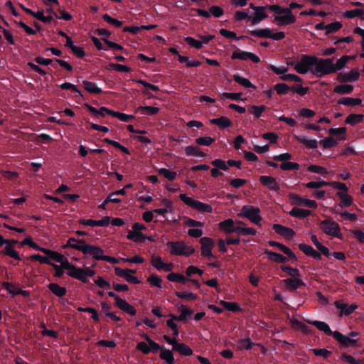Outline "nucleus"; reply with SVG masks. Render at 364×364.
<instances>
[{
  "label": "nucleus",
  "instance_id": "1",
  "mask_svg": "<svg viewBox=\"0 0 364 364\" xmlns=\"http://www.w3.org/2000/svg\"><path fill=\"white\" fill-rule=\"evenodd\" d=\"M311 73L318 77L334 73V69H333V58H316L315 65L311 69Z\"/></svg>",
  "mask_w": 364,
  "mask_h": 364
},
{
  "label": "nucleus",
  "instance_id": "2",
  "mask_svg": "<svg viewBox=\"0 0 364 364\" xmlns=\"http://www.w3.org/2000/svg\"><path fill=\"white\" fill-rule=\"evenodd\" d=\"M65 269L68 270V274L76 279L81 281L82 282L86 283L88 282L87 277H92L95 274L94 270L87 268L82 269L80 267H77L70 262L66 263Z\"/></svg>",
  "mask_w": 364,
  "mask_h": 364
},
{
  "label": "nucleus",
  "instance_id": "3",
  "mask_svg": "<svg viewBox=\"0 0 364 364\" xmlns=\"http://www.w3.org/2000/svg\"><path fill=\"white\" fill-rule=\"evenodd\" d=\"M316 57L308 55L301 56L299 61L297 63L291 62L289 65L294 66V70L299 74H306L309 72L311 73V69L315 65Z\"/></svg>",
  "mask_w": 364,
  "mask_h": 364
},
{
  "label": "nucleus",
  "instance_id": "4",
  "mask_svg": "<svg viewBox=\"0 0 364 364\" xmlns=\"http://www.w3.org/2000/svg\"><path fill=\"white\" fill-rule=\"evenodd\" d=\"M166 245L172 255L189 256L195 251L192 245L186 244L183 241L168 242Z\"/></svg>",
  "mask_w": 364,
  "mask_h": 364
},
{
  "label": "nucleus",
  "instance_id": "5",
  "mask_svg": "<svg viewBox=\"0 0 364 364\" xmlns=\"http://www.w3.org/2000/svg\"><path fill=\"white\" fill-rule=\"evenodd\" d=\"M260 210L257 207L246 205L242 208L240 216L247 218L253 224L261 227L262 218L259 215Z\"/></svg>",
  "mask_w": 364,
  "mask_h": 364
},
{
  "label": "nucleus",
  "instance_id": "6",
  "mask_svg": "<svg viewBox=\"0 0 364 364\" xmlns=\"http://www.w3.org/2000/svg\"><path fill=\"white\" fill-rule=\"evenodd\" d=\"M179 198L186 205L196 210L206 213H212L213 211L211 205L202 203L199 200H194L193 198L187 196L186 194H181Z\"/></svg>",
  "mask_w": 364,
  "mask_h": 364
},
{
  "label": "nucleus",
  "instance_id": "7",
  "mask_svg": "<svg viewBox=\"0 0 364 364\" xmlns=\"http://www.w3.org/2000/svg\"><path fill=\"white\" fill-rule=\"evenodd\" d=\"M163 338L170 345H171L172 350L176 351L182 355L188 356L193 354L191 348L183 343H178L176 338H171L167 335H164Z\"/></svg>",
  "mask_w": 364,
  "mask_h": 364
},
{
  "label": "nucleus",
  "instance_id": "8",
  "mask_svg": "<svg viewBox=\"0 0 364 364\" xmlns=\"http://www.w3.org/2000/svg\"><path fill=\"white\" fill-rule=\"evenodd\" d=\"M320 225L321 230L325 234L338 238L341 237L339 225L335 221L331 220H325L321 221Z\"/></svg>",
  "mask_w": 364,
  "mask_h": 364
},
{
  "label": "nucleus",
  "instance_id": "9",
  "mask_svg": "<svg viewBox=\"0 0 364 364\" xmlns=\"http://www.w3.org/2000/svg\"><path fill=\"white\" fill-rule=\"evenodd\" d=\"M274 21L279 26H287L295 23L296 17L290 9L284 8L282 14L274 16Z\"/></svg>",
  "mask_w": 364,
  "mask_h": 364
},
{
  "label": "nucleus",
  "instance_id": "10",
  "mask_svg": "<svg viewBox=\"0 0 364 364\" xmlns=\"http://www.w3.org/2000/svg\"><path fill=\"white\" fill-rule=\"evenodd\" d=\"M151 263L153 267L159 271L168 272L173 269V264L171 263L165 262L161 257L155 254L151 255Z\"/></svg>",
  "mask_w": 364,
  "mask_h": 364
},
{
  "label": "nucleus",
  "instance_id": "11",
  "mask_svg": "<svg viewBox=\"0 0 364 364\" xmlns=\"http://www.w3.org/2000/svg\"><path fill=\"white\" fill-rule=\"evenodd\" d=\"M250 6L255 11L254 16L250 18L252 25L258 24L267 18V14L265 12L267 6H255L252 4H250Z\"/></svg>",
  "mask_w": 364,
  "mask_h": 364
},
{
  "label": "nucleus",
  "instance_id": "12",
  "mask_svg": "<svg viewBox=\"0 0 364 364\" xmlns=\"http://www.w3.org/2000/svg\"><path fill=\"white\" fill-rule=\"evenodd\" d=\"M39 251L48 255V258L60 263L62 264V267H64L65 269L66 268V263H68L69 261L62 254L41 247H40Z\"/></svg>",
  "mask_w": 364,
  "mask_h": 364
},
{
  "label": "nucleus",
  "instance_id": "13",
  "mask_svg": "<svg viewBox=\"0 0 364 364\" xmlns=\"http://www.w3.org/2000/svg\"><path fill=\"white\" fill-rule=\"evenodd\" d=\"M291 203L294 205L305 206L311 208H316L317 203L314 200L303 198L297 194H291L289 196Z\"/></svg>",
  "mask_w": 364,
  "mask_h": 364
},
{
  "label": "nucleus",
  "instance_id": "14",
  "mask_svg": "<svg viewBox=\"0 0 364 364\" xmlns=\"http://www.w3.org/2000/svg\"><path fill=\"white\" fill-rule=\"evenodd\" d=\"M231 58L233 60H235V59H240V60H250L255 63H258L260 61L259 57L257 56V55H255V53H252L250 52H247V51H243V50H237L234 51L232 53Z\"/></svg>",
  "mask_w": 364,
  "mask_h": 364
},
{
  "label": "nucleus",
  "instance_id": "15",
  "mask_svg": "<svg viewBox=\"0 0 364 364\" xmlns=\"http://www.w3.org/2000/svg\"><path fill=\"white\" fill-rule=\"evenodd\" d=\"M82 253L86 255L92 256L95 259L101 260L104 251L98 246L85 243Z\"/></svg>",
  "mask_w": 364,
  "mask_h": 364
},
{
  "label": "nucleus",
  "instance_id": "16",
  "mask_svg": "<svg viewBox=\"0 0 364 364\" xmlns=\"http://www.w3.org/2000/svg\"><path fill=\"white\" fill-rule=\"evenodd\" d=\"M201 244V255L207 257H213L212 250L214 246V243L212 239L204 237L200 240Z\"/></svg>",
  "mask_w": 364,
  "mask_h": 364
},
{
  "label": "nucleus",
  "instance_id": "17",
  "mask_svg": "<svg viewBox=\"0 0 364 364\" xmlns=\"http://www.w3.org/2000/svg\"><path fill=\"white\" fill-rule=\"evenodd\" d=\"M285 287L288 291H294L299 287L304 286V282L301 279V277L288 278L282 281Z\"/></svg>",
  "mask_w": 364,
  "mask_h": 364
},
{
  "label": "nucleus",
  "instance_id": "18",
  "mask_svg": "<svg viewBox=\"0 0 364 364\" xmlns=\"http://www.w3.org/2000/svg\"><path fill=\"white\" fill-rule=\"evenodd\" d=\"M273 229L276 233L288 240L292 239L295 235V232L291 228L279 224H274Z\"/></svg>",
  "mask_w": 364,
  "mask_h": 364
},
{
  "label": "nucleus",
  "instance_id": "19",
  "mask_svg": "<svg viewBox=\"0 0 364 364\" xmlns=\"http://www.w3.org/2000/svg\"><path fill=\"white\" fill-rule=\"evenodd\" d=\"M115 273L117 276L124 278L127 282L133 284H139L140 282L136 277L132 276L130 274L129 269H121L115 267Z\"/></svg>",
  "mask_w": 364,
  "mask_h": 364
},
{
  "label": "nucleus",
  "instance_id": "20",
  "mask_svg": "<svg viewBox=\"0 0 364 364\" xmlns=\"http://www.w3.org/2000/svg\"><path fill=\"white\" fill-rule=\"evenodd\" d=\"M259 181L269 190L278 191L280 188L276 178L272 176H262L259 177Z\"/></svg>",
  "mask_w": 364,
  "mask_h": 364
},
{
  "label": "nucleus",
  "instance_id": "21",
  "mask_svg": "<svg viewBox=\"0 0 364 364\" xmlns=\"http://www.w3.org/2000/svg\"><path fill=\"white\" fill-rule=\"evenodd\" d=\"M334 304L338 309L341 310L340 316H342L343 314L348 316L352 314L358 308V305L355 304L348 305L347 304H344L339 300L336 301L334 302Z\"/></svg>",
  "mask_w": 364,
  "mask_h": 364
},
{
  "label": "nucleus",
  "instance_id": "22",
  "mask_svg": "<svg viewBox=\"0 0 364 364\" xmlns=\"http://www.w3.org/2000/svg\"><path fill=\"white\" fill-rule=\"evenodd\" d=\"M333 337L344 347H348L357 343V339H353L347 336L343 335L339 331H334Z\"/></svg>",
  "mask_w": 364,
  "mask_h": 364
},
{
  "label": "nucleus",
  "instance_id": "23",
  "mask_svg": "<svg viewBox=\"0 0 364 364\" xmlns=\"http://www.w3.org/2000/svg\"><path fill=\"white\" fill-rule=\"evenodd\" d=\"M81 224L84 225L95 227V226H100V227H107L109 224V217H105L102 220H82L80 222Z\"/></svg>",
  "mask_w": 364,
  "mask_h": 364
},
{
  "label": "nucleus",
  "instance_id": "24",
  "mask_svg": "<svg viewBox=\"0 0 364 364\" xmlns=\"http://www.w3.org/2000/svg\"><path fill=\"white\" fill-rule=\"evenodd\" d=\"M85 243L86 242L84 240H76L71 237L68 239L67 243L63 246V247H72L82 252Z\"/></svg>",
  "mask_w": 364,
  "mask_h": 364
},
{
  "label": "nucleus",
  "instance_id": "25",
  "mask_svg": "<svg viewBox=\"0 0 364 364\" xmlns=\"http://www.w3.org/2000/svg\"><path fill=\"white\" fill-rule=\"evenodd\" d=\"M234 225L235 221L232 219H227L218 224L220 229L223 230L225 234L235 232L236 227Z\"/></svg>",
  "mask_w": 364,
  "mask_h": 364
},
{
  "label": "nucleus",
  "instance_id": "26",
  "mask_svg": "<svg viewBox=\"0 0 364 364\" xmlns=\"http://www.w3.org/2000/svg\"><path fill=\"white\" fill-rule=\"evenodd\" d=\"M269 244L272 247H277L282 252L287 255L290 259L294 261L296 260V257L294 253L287 246L275 241H269Z\"/></svg>",
  "mask_w": 364,
  "mask_h": 364
},
{
  "label": "nucleus",
  "instance_id": "27",
  "mask_svg": "<svg viewBox=\"0 0 364 364\" xmlns=\"http://www.w3.org/2000/svg\"><path fill=\"white\" fill-rule=\"evenodd\" d=\"M295 139L297 141L302 143L307 148L314 149L318 146V141L316 139H309L304 135L296 136Z\"/></svg>",
  "mask_w": 364,
  "mask_h": 364
},
{
  "label": "nucleus",
  "instance_id": "28",
  "mask_svg": "<svg viewBox=\"0 0 364 364\" xmlns=\"http://www.w3.org/2000/svg\"><path fill=\"white\" fill-rule=\"evenodd\" d=\"M210 122L213 124L218 125L221 129L227 128L230 127L232 124L231 121L226 117L211 119L210 120Z\"/></svg>",
  "mask_w": 364,
  "mask_h": 364
},
{
  "label": "nucleus",
  "instance_id": "29",
  "mask_svg": "<svg viewBox=\"0 0 364 364\" xmlns=\"http://www.w3.org/2000/svg\"><path fill=\"white\" fill-rule=\"evenodd\" d=\"M289 214L295 218H304L311 214V211L306 209L295 207L291 210Z\"/></svg>",
  "mask_w": 364,
  "mask_h": 364
},
{
  "label": "nucleus",
  "instance_id": "30",
  "mask_svg": "<svg viewBox=\"0 0 364 364\" xmlns=\"http://www.w3.org/2000/svg\"><path fill=\"white\" fill-rule=\"evenodd\" d=\"M362 103V100L360 98L353 97H343L338 101V105H343L346 106H356L360 105Z\"/></svg>",
  "mask_w": 364,
  "mask_h": 364
},
{
  "label": "nucleus",
  "instance_id": "31",
  "mask_svg": "<svg viewBox=\"0 0 364 364\" xmlns=\"http://www.w3.org/2000/svg\"><path fill=\"white\" fill-rule=\"evenodd\" d=\"M127 237V239L133 240L134 242L143 241L146 238L141 233V232L136 230L135 229H134L133 227L132 230L128 231Z\"/></svg>",
  "mask_w": 364,
  "mask_h": 364
},
{
  "label": "nucleus",
  "instance_id": "32",
  "mask_svg": "<svg viewBox=\"0 0 364 364\" xmlns=\"http://www.w3.org/2000/svg\"><path fill=\"white\" fill-rule=\"evenodd\" d=\"M342 80L344 82H353L358 80L360 73L355 70H351L350 72L344 75H340Z\"/></svg>",
  "mask_w": 364,
  "mask_h": 364
},
{
  "label": "nucleus",
  "instance_id": "33",
  "mask_svg": "<svg viewBox=\"0 0 364 364\" xmlns=\"http://www.w3.org/2000/svg\"><path fill=\"white\" fill-rule=\"evenodd\" d=\"M353 91V86L348 84L339 85L334 87L333 92L339 95L350 94Z\"/></svg>",
  "mask_w": 364,
  "mask_h": 364
},
{
  "label": "nucleus",
  "instance_id": "34",
  "mask_svg": "<svg viewBox=\"0 0 364 364\" xmlns=\"http://www.w3.org/2000/svg\"><path fill=\"white\" fill-rule=\"evenodd\" d=\"M337 196L341 198L339 205L341 207H348L353 203V198L347 193L338 192Z\"/></svg>",
  "mask_w": 364,
  "mask_h": 364
},
{
  "label": "nucleus",
  "instance_id": "35",
  "mask_svg": "<svg viewBox=\"0 0 364 364\" xmlns=\"http://www.w3.org/2000/svg\"><path fill=\"white\" fill-rule=\"evenodd\" d=\"M311 323L316 326L318 330L324 332L326 335L333 336V332L331 330L329 326L326 323L323 321H314Z\"/></svg>",
  "mask_w": 364,
  "mask_h": 364
},
{
  "label": "nucleus",
  "instance_id": "36",
  "mask_svg": "<svg viewBox=\"0 0 364 364\" xmlns=\"http://www.w3.org/2000/svg\"><path fill=\"white\" fill-rule=\"evenodd\" d=\"M185 152L187 156L198 157H205V154L197 146H188L185 148Z\"/></svg>",
  "mask_w": 364,
  "mask_h": 364
},
{
  "label": "nucleus",
  "instance_id": "37",
  "mask_svg": "<svg viewBox=\"0 0 364 364\" xmlns=\"http://www.w3.org/2000/svg\"><path fill=\"white\" fill-rule=\"evenodd\" d=\"M351 56L348 55H343L341 58H340L336 63H333V69H334V73L337 71L343 69L346 65L347 64L348 60L351 58Z\"/></svg>",
  "mask_w": 364,
  "mask_h": 364
},
{
  "label": "nucleus",
  "instance_id": "38",
  "mask_svg": "<svg viewBox=\"0 0 364 364\" xmlns=\"http://www.w3.org/2000/svg\"><path fill=\"white\" fill-rule=\"evenodd\" d=\"M160 358L166 362L167 364H173L174 363V358L172 353V350L168 349L161 348Z\"/></svg>",
  "mask_w": 364,
  "mask_h": 364
},
{
  "label": "nucleus",
  "instance_id": "39",
  "mask_svg": "<svg viewBox=\"0 0 364 364\" xmlns=\"http://www.w3.org/2000/svg\"><path fill=\"white\" fill-rule=\"evenodd\" d=\"M82 85H84L85 89L90 93L98 94L102 92V89L98 87L95 82L84 80L82 81Z\"/></svg>",
  "mask_w": 364,
  "mask_h": 364
},
{
  "label": "nucleus",
  "instance_id": "40",
  "mask_svg": "<svg viewBox=\"0 0 364 364\" xmlns=\"http://www.w3.org/2000/svg\"><path fill=\"white\" fill-rule=\"evenodd\" d=\"M234 80L240 84L241 86L245 88H255V86L252 83L247 79L244 77L239 75L238 74H235L233 75Z\"/></svg>",
  "mask_w": 364,
  "mask_h": 364
},
{
  "label": "nucleus",
  "instance_id": "41",
  "mask_svg": "<svg viewBox=\"0 0 364 364\" xmlns=\"http://www.w3.org/2000/svg\"><path fill=\"white\" fill-rule=\"evenodd\" d=\"M250 33L255 37L270 38L272 31L271 29L267 28L251 31Z\"/></svg>",
  "mask_w": 364,
  "mask_h": 364
},
{
  "label": "nucleus",
  "instance_id": "42",
  "mask_svg": "<svg viewBox=\"0 0 364 364\" xmlns=\"http://www.w3.org/2000/svg\"><path fill=\"white\" fill-rule=\"evenodd\" d=\"M5 245L6 246L4 247V250H3V253L11 258L20 260L21 257L19 256V254L14 250V247L11 245H9V243Z\"/></svg>",
  "mask_w": 364,
  "mask_h": 364
},
{
  "label": "nucleus",
  "instance_id": "43",
  "mask_svg": "<svg viewBox=\"0 0 364 364\" xmlns=\"http://www.w3.org/2000/svg\"><path fill=\"white\" fill-rule=\"evenodd\" d=\"M49 289L58 296H63L66 294V289L57 284L51 283L48 285Z\"/></svg>",
  "mask_w": 364,
  "mask_h": 364
},
{
  "label": "nucleus",
  "instance_id": "44",
  "mask_svg": "<svg viewBox=\"0 0 364 364\" xmlns=\"http://www.w3.org/2000/svg\"><path fill=\"white\" fill-rule=\"evenodd\" d=\"M178 309L181 311V314L179 316H173V319H177V321H185L187 316H191L193 314V311L186 308L184 305H181L178 307Z\"/></svg>",
  "mask_w": 364,
  "mask_h": 364
},
{
  "label": "nucleus",
  "instance_id": "45",
  "mask_svg": "<svg viewBox=\"0 0 364 364\" xmlns=\"http://www.w3.org/2000/svg\"><path fill=\"white\" fill-rule=\"evenodd\" d=\"M264 252L269 255V259L273 262L283 263L287 261V258L282 256L281 254L276 253L269 250H266Z\"/></svg>",
  "mask_w": 364,
  "mask_h": 364
},
{
  "label": "nucleus",
  "instance_id": "46",
  "mask_svg": "<svg viewBox=\"0 0 364 364\" xmlns=\"http://www.w3.org/2000/svg\"><path fill=\"white\" fill-rule=\"evenodd\" d=\"M363 114H350L347 117L345 122L350 125H355L363 120Z\"/></svg>",
  "mask_w": 364,
  "mask_h": 364
},
{
  "label": "nucleus",
  "instance_id": "47",
  "mask_svg": "<svg viewBox=\"0 0 364 364\" xmlns=\"http://www.w3.org/2000/svg\"><path fill=\"white\" fill-rule=\"evenodd\" d=\"M167 279L170 282H180L183 284H185L188 281L187 279H186V277L183 275L178 274V273H173V272L170 273L167 276Z\"/></svg>",
  "mask_w": 364,
  "mask_h": 364
},
{
  "label": "nucleus",
  "instance_id": "48",
  "mask_svg": "<svg viewBox=\"0 0 364 364\" xmlns=\"http://www.w3.org/2000/svg\"><path fill=\"white\" fill-rule=\"evenodd\" d=\"M235 233L240 235H255L257 234V231L252 228L236 227Z\"/></svg>",
  "mask_w": 364,
  "mask_h": 364
},
{
  "label": "nucleus",
  "instance_id": "49",
  "mask_svg": "<svg viewBox=\"0 0 364 364\" xmlns=\"http://www.w3.org/2000/svg\"><path fill=\"white\" fill-rule=\"evenodd\" d=\"M265 109L266 107L264 105H252L250 107L249 112L250 114H253L256 118L258 119L262 116V114Z\"/></svg>",
  "mask_w": 364,
  "mask_h": 364
},
{
  "label": "nucleus",
  "instance_id": "50",
  "mask_svg": "<svg viewBox=\"0 0 364 364\" xmlns=\"http://www.w3.org/2000/svg\"><path fill=\"white\" fill-rule=\"evenodd\" d=\"M178 61L180 63H186V66L188 68L198 67L200 62L197 60H190L187 56L178 55Z\"/></svg>",
  "mask_w": 364,
  "mask_h": 364
},
{
  "label": "nucleus",
  "instance_id": "51",
  "mask_svg": "<svg viewBox=\"0 0 364 364\" xmlns=\"http://www.w3.org/2000/svg\"><path fill=\"white\" fill-rule=\"evenodd\" d=\"M220 304L223 305V306L230 311L236 312L240 310V307L239 305L235 302H229L225 301H220Z\"/></svg>",
  "mask_w": 364,
  "mask_h": 364
},
{
  "label": "nucleus",
  "instance_id": "52",
  "mask_svg": "<svg viewBox=\"0 0 364 364\" xmlns=\"http://www.w3.org/2000/svg\"><path fill=\"white\" fill-rule=\"evenodd\" d=\"M363 14H364V10L353 9L345 11L343 14V16L344 18H353L357 16H362Z\"/></svg>",
  "mask_w": 364,
  "mask_h": 364
},
{
  "label": "nucleus",
  "instance_id": "53",
  "mask_svg": "<svg viewBox=\"0 0 364 364\" xmlns=\"http://www.w3.org/2000/svg\"><path fill=\"white\" fill-rule=\"evenodd\" d=\"M158 171L159 174L164 176L166 178L170 181L174 180L177 176L176 172L170 171L164 168H160Z\"/></svg>",
  "mask_w": 364,
  "mask_h": 364
},
{
  "label": "nucleus",
  "instance_id": "54",
  "mask_svg": "<svg viewBox=\"0 0 364 364\" xmlns=\"http://www.w3.org/2000/svg\"><path fill=\"white\" fill-rule=\"evenodd\" d=\"M323 149H329L336 146L338 144L337 141L332 137H326L320 141Z\"/></svg>",
  "mask_w": 364,
  "mask_h": 364
},
{
  "label": "nucleus",
  "instance_id": "55",
  "mask_svg": "<svg viewBox=\"0 0 364 364\" xmlns=\"http://www.w3.org/2000/svg\"><path fill=\"white\" fill-rule=\"evenodd\" d=\"M280 168L284 171H290V170H298L300 167L299 164L294 162H284L280 164Z\"/></svg>",
  "mask_w": 364,
  "mask_h": 364
},
{
  "label": "nucleus",
  "instance_id": "56",
  "mask_svg": "<svg viewBox=\"0 0 364 364\" xmlns=\"http://www.w3.org/2000/svg\"><path fill=\"white\" fill-rule=\"evenodd\" d=\"M185 41L191 47L196 49H200L203 47V43L200 41L196 40L192 37H186Z\"/></svg>",
  "mask_w": 364,
  "mask_h": 364
},
{
  "label": "nucleus",
  "instance_id": "57",
  "mask_svg": "<svg viewBox=\"0 0 364 364\" xmlns=\"http://www.w3.org/2000/svg\"><path fill=\"white\" fill-rule=\"evenodd\" d=\"M281 269L289 274L291 276V278L294 277H301V274L299 273L298 269L293 268L287 266L282 267Z\"/></svg>",
  "mask_w": 364,
  "mask_h": 364
},
{
  "label": "nucleus",
  "instance_id": "58",
  "mask_svg": "<svg viewBox=\"0 0 364 364\" xmlns=\"http://www.w3.org/2000/svg\"><path fill=\"white\" fill-rule=\"evenodd\" d=\"M342 28V23L339 21L333 22L327 25L326 34L338 31Z\"/></svg>",
  "mask_w": 364,
  "mask_h": 364
},
{
  "label": "nucleus",
  "instance_id": "59",
  "mask_svg": "<svg viewBox=\"0 0 364 364\" xmlns=\"http://www.w3.org/2000/svg\"><path fill=\"white\" fill-rule=\"evenodd\" d=\"M138 109L143 111L142 114H148L150 115L155 114L159 111L158 107L152 106H140Z\"/></svg>",
  "mask_w": 364,
  "mask_h": 364
},
{
  "label": "nucleus",
  "instance_id": "60",
  "mask_svg": "<svg viewBox=\"0 0 364 364\" xmlns=\"http://www.w3.org/2000/svg\"><path fill=\"white\" fill-rule=\"evenodd\" d=\"M274 90L278 95H286L290 90V87L284 83H278L274 85Z\"/></svg>",
  "mask_w": 364,
  "mask_h": 364
},
{
  "label": "nucleus",
  "instance_id": "61",
  "mask_svg": "<svg viewBox=\"0 0 364 364\" xmlns=\"http://www.w3.org/2000/svg\"><path fill=\"white\" fill-rule=\"evenodd\" d=\"M211 164L213 166L218 168L219 170L228 171L229 168L227 162L221 159H215L212 161Z\"/></svg>",
  "mask_w": 364,
  "mask_h": 364
},
{
  "label": "nucleus",
  "instance_id": "62",
  "mask_svg": "<svg viewBox=\"0 0 364 364\" xmlns=\"http://www.w3.org/2000/svg\"><path fill=\"white\" fill-rule=\"evenodd\" d=\"M102 18L104 21H105L106 22L114 26L115 27H117V28H119L122 26V22L117 20V19H115V18H113L112 17H111L109 14H104L103 16H102Z\"/></svg>",
  "mask_w": 364,
  "mask_h": 364
},
{
  "label": "nucleus",
  "instance_id": "63",
  "mask_svg": "<svg viewBox=\"0 0 364 364\" xmlns=\"http://www.w3.org/2000/svg\"><path fill=\"white\" fill-rule=\"evenodd\" d=\"M147 281L154 287H156L159 289H161V279L158 277L156 274H151L147 279Z\"/></svg>",
  "mask_w": 364,
  "mask_h": 364
},
{
  "label": "nucleus",
  "instance_id": "64",
  "mask_svg": "<svg viewBox=\"0 0 364 364\" xmlns=\"http://www.w3.org/2000/svg\"><path fill=\"white\" fill-rule=\"evenodd\" d=\"M307 169L309 171L315 173L326 174L328 173L326 168L317 165H311L308 167Z\"/></svg>",
  "mask_w": 364,
  "mask_h": 364
}]
</instances>
